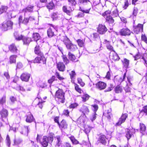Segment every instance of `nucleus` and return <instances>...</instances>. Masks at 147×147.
<instances>
[{
    "instance_id": "obj_10",
    "label": "nucleus",
    "mask_w": 147,
    "mask_h": 147,
    "mask_svg": "<svg viewBox=\"0 0 147 147\" xmlns=\"http://www.w3.org/2000/svg\"><path fill=\"white\" fill-rule=\"evenodd\" d=\"M30 77V74L27 73H23L20 76L21 79L22 81L28 82Z\"/></svg>"
},
{
    "instance_id": "obj_38",
    "label": "nucleus",
    "mask_w": 147,
    "mask_h": 147,
    "mask_svg": "<svg viewBox=\"0 0 147 147\" xmlns=\"http://www.w3.org/2000/svg\"><path fill=\"white\" fill-rule=\"evenodd\" d=\"M76 42L78 46L81 47H83L84 44V40H83L79 39L76 40Z\"/></svg>"
},
{
    "instance_id": "obj_47",
    "label": "nucleus",
    "mask_w": 147,
    "mask_h": 147,
    "mask_svg": "<svg viewBox=\"0 0 147 147\" xmlns=\"http://www.w3.org/2000/svg\"><path fill=\"white\" fill-rule=\"evenodd\" d=\"M89 97V96L87 94H84L82 96V100L84 102H85L86 100H88V99Z\"/></svg>"
},
{
    "instance_id": "obj_8",
    "label": "nucleus",
    "mask_w": 147,
    "mask_h": 147,
    "mask_svg": "<svg viewBox=\"0 0 147 147\" xmlns=\"http://www.w3.org/2000/svg\"><path fill=\"white\" fill-rule=\"evenodd\" d=\"M86 118L85 115L81 116L77 119V123L83 126L86 123Z\"/></svg>"
},
{
    "instance_id": "obj_45",
    "label": "nucleus",
    "mask_w": 147,
    "mask_h": 147,
    "mask_svg": "<svg viewBox=\"0 0 147 147\" xmlns=\"http://www.w3.org/2000/svg\"><path fill=\"white\" fill-rule=\"evenodd\" d=\"M111 57L112 59L115 61H118L120 59V58L118 55L116 53H114L111 56Z\"/></svg>"
},
{
    "instance_id": "obj_27",
    "label": "nucleus",
    "mask_w": 147,
    "mask_h": 147,
    "mask_svg": "<svg viewBox=\"0 0 147 147\" xmlns=\"http://www.w3.org/2000/svg\"><path fill=\"white\" fill-rule=\"evenodd\" d=\"M105 16V18H106V21L109 22V23L112 24L114 23V20L111 16L110 15Z\"/></svg>"
},
{
    "instance_id": "obj_54",
    "label": "nucleus",
    "mask_w": 147,
    "mask_h": 147,
    "mask_svg": "<svg viewBox=\"0 0 147 147\" xmlns=\"http://www.w3.org/2000/svg\"><path fill=\"white\" fill-rule=\"evenodd\" d=\"M62 58L63 62L65 63V64H67L69 63V61L67 59L66 56L63 55L62 57Z\"/></svg>"
},
{
    "instance_id": "obj_37",
    "label": "nucleus",
    "mask_w": 147,
    "mask_h": 147,
    "mask_svg": "<svg viewBox=\"0 0 147 147\" xmlns=\"http://www.w3.org/2000/svg\"><path fill=\"white\" fill-rule=\"evenodd\" d=\"M17 56L13 55L11 56L9 58V62L10 63H14L16 62V59Z\"/></svg>"
},
{
    "instance_id": "obj_11",
    "label": "nucleus",
    "mask_w": 147,
    "mask_h": 147,
    "mask_svg": "<svg viewBox=\"0 0 147 147\" xmlns=\"http://www.w3.org/2000/svg\"><path fill=\"white\" fill-rule=\"evenodd\" d=\"M55 30V27L53 25H52L47 31V34L49 37H52L54 35V31Z\"/></svg>"
},
{
    "instance_id": "obj_7",
    "label": "nucleus",
    "mask_w": 147,
    "mask_h": 147,
    "mask_svg": "<svg viewBox=\"0 0 147 147\" xmlns=\"http://www.w3.org/2000/svg\"><path fill=\"white\" fill-rule=\"evenodd\" d=\"M79 2L81 4H86L87 3L89 4V9L83 11V13H88L92 6V4L90 1L89 0H79Z\"/></svg>"
},
{
    "instance_id": "obj_51",
    "label": "nucleus",
    "mask_w": 147,
    "mask_h": 147,
    "mask_svg": "<svg viewBox=\"0 0 147 147\" xmlns=\"http://www.w3.org/2000/svg\"><path fill=\"white\" fill-rule=\"evenodd\" d=\"M70 78L71 80L74 79L76 76V74L74 71H72L70 73Z\"/></svg>"
},
{
    "instance_id": "obj_9",
    "label": "nucleus",
    "mask_w": 147,
    "mask_h": 147,
    "mask_svg": "<svg viewBox=\"0 0 147 147\" xmlns=\"http://www.w3.org/2000/svg\"><path fill=\"white\" fill-rule=\"evenodd\" d=\"M96 88L100 90L104 89L106 87V84L101 81H100L96 84Z\"/></svg>"
},
{
    "instance_id": "obj_18",
    "label": "nucleus",
    "mask_w": 147,
    "mask_h": 147,
    "mask_svg": "<svg viewBox=\"0 0 147 147\" xmlns=\"http://www.w3.org/2000/svg\"><path fill=\"white\" fill-rule=\"evenodd\" d=\"M9 48L10 51L13 53H16L19 51L16 47L14 44H12L10 45Z\"/></svg>"
},
{
    "instance_id": "obj_55",
    "label": "nucleus",
    "mask_w": 147,
    "mask_h": 147,
    "mask_svg": "<svg viewBox=\"0 0 147 147\" xmlns=\"http://www.w3.org/2000/svg\"><path fill=\"white\" fill-rule=\"evenodd\" d=\"M70 138L73 144H76L78 143V142L75 138L74 137H71Z\"/></svg>"
},
{
    "instance_id": "obj_60",
    "label": "nucleus",
    "mask_w": 147,
    "mask_h": 147,
    "mask_svg": "<svg viewBox=\"0 0 147 147\" xmlns=\"http://www.w3.org/2000/svg\"><path fill=\"white\" fill-rule=\"evenodd\" d=\"M142 40L147 44V38L145 35H142L141 36Z\"/></svg>"
},
{
    "instance_id": "obj_17",
    "label": "nucleus",
    "mask_w": 147,
    "mask_h": 147,
    "mask_svg": "<svg viewBox=\"0 0 147 147\" xmlns=\"http://www.w3.org/2000/svg\"><path fill=\"white\" fill-rule=\"evenodd\" d=\"M57 67L59 71H63L65 70V66L63 63L59 62L57 63Z\"/></svg>"
},
{
    "instance_id": "obj_6",
    "label": "nucleus",
    "mask_w": 147,
    "mask_h": 147,
    "mask_svg": "<svg viewBox=\"0 0 147 147\" xmlns=\"http://www.w3.org/2000/svg\"><path fill=\"white\" fill-rule=\"evenodd\" d=\"M107 29L105 25L99 24L98 28L97 31L100 34H104L107 31Z\"/></svg>"
},
{
    "instance_id": "obj_33",
    "label": "nucleus",
    "mask_w": 147,
    "mask_h": 147,
    "mask_svg": "<svg viewBox=\"0 0 147 147\" xmlns=\"http://www.w3.org/2000/svg\"><path fill=\"white\" fill-rule=\"evenodd\" d=\"M68 58L69 59L72 61H75L76 58L75 56L70 52L68 54Z\"/></svg>"
},
{
    "instance_id": "obj_21",
    "label": "nucleus",
    "mask_w": 147,
    "mask_h": 147,
    "mask_svg": "<svg viewBox=\"0 0 147 147\" xmlns=\"http://www.w3.org/2000/svg\"><path fill=\"white\" fill-rule=\"evenodd\" d=\"M34 7L33 6H30L27 7L26 8L23 9L22 10V12L24 13L25 14V13L28 12H32L33 10V8Z\"/></svg>"
},
{
    "instance_id": "obj_4",
    "label": "nucleus",
    "mask_w": 147,
    "mask_h": 147,
    "mask_svg": "<svg viewBox=\"0 0 147 147\" xmlns=\"http://www.w3.org/2000/svg\"><path fill=\"white\" fill-rule=\"evenodd\" d=\"M13 24V22L11 21L4 22L2 24L1 28L3 30L6 31L8 29L11 28Z\"/></svg>"
},
{
    "instance_id": "obj_63",
    "label": "nucleus",
    "mask_w": 147,
    "mask_h": 147,
    "mask_svg": "<svg viewBox=\"0 0 147 147\" xmlns=\"http://www.w3.org/2000/svg\"><path fill=\"white\" fill-rule=\"evenodd\" d=\"M78 106V104L76 103H74L71 104L69 106L70 108H74Z\"/></svg>"
},
{
    "instance_id": "obj_20",
    "label": "nucleus",
    "mask_w": 147,
    "mask_h": 147,
    "mask_svg": "<svg viewBox=\"0 0 147 147\" xmlns=\"http://www.w3.org/2000/svg\"><path fill=\"white\" fill-rule=\"evenodd\" d=\"M107 139L104 135H102L100 136L98 138V141L104 145H105L107 142Z\"/></svg>"
},
{
    "instance_id": "obj_15",
    "label": "nucleus",
    "mask_w": 147,
    "mask_h": 147,
    "mask_svg": "<svg viewBox=\"0 0 147 147\" xmlns=\"http://www.w3.org/2000/svg\"><path fill=\"white\" fill-rule=\"evenodd\" d=\"M120 34L122 36L129 35L130 32L129 30L127 28L123 29L120 31Z\"/></svg>"
},
{
    "instance_id": "obj_52",
    "label": "nucleus",
    "mask_w": 147,
    "mask_h": 147,
    "mask_svg": "<svg viewBox=\"0 0 147 147\" xmlns=\"http://www.w3.org/2000/svg\"><path fill=\"white\" fill-rule=\"evenodd\" d=\"M56 80L55 76H52V77L48 80V82L51 84L55 80Z\"/></svg>"
},
{
    "instance_id": "obj_34",
    "label": "nucleus",
    "mask_w": 147,
    "mask_h": 147,
    "mask_svg": "<svg viewBox=\"0 0 147 147\" xmlns=\"http://www.w3.org/2000/svg\"><path fill=\"white\" fill-rule=\"evenodd\" d=\"M34 52L37 55H43L40 50L39 47V45H37L35 47L34 49Z\"/></svg>"
},
{
    "instance_id": "obj_48",
    "label": "nucleus",
    "mask_w": 147,
    "mask_h": 147,
    "mask_svg": "<svg viewBox=\"0 0 147 147\" xmlns=\"http://www.w3.org/2000/svg\"><path fill=\"white\" fill-rule=\"evenodd\" d=\"M91 106L92 107V109L94 111V113H96L98 108V105L96 104H94L92 105Z\"/></svg>"
},
{
    "instance_id": "obj_49",
    "label": "nucleus",
    "mask_w": 147,
    "mask_h": 147,
    "mask_svg": "<svg viewBox=\"0 0 147 147\" xmlns=\"http://www.w3.org/2000/svg\"><path fill=\"white\" fill-rule=\"evenodd\" d=\"M6 101V96L3 95L0 100V104L3 105L5 102Z\"/></svg>"
},
{
    "instance_id": "obj_28",
    "label": "nucleus",
    "mask_w": 147,
    "mask_h": 147,
    "mask_svg": "<svg viewBox=\"0 0 147 147\" xmlns=\"http://www.w3.org/2000/svg\"><path fill=\"white\" fill-rule=\"evenodd\" d=\"M126 137L127 140L129 139L132 136V132L131 131L130 129H127L126 130Z\"/></svg>"
},
{
    "instance_id": "obj_58",
    "label": "nucleus",
    "mask_w": 147,
    "mask_h": 147,
    "mask_svg": "<svg viewBox=\"0 0 147 147\" xmlns=\"http://www.w3.org/2000/svg\"><path fill=\"white\" fill-rule=\"evenodd\" d=\"M142 59H143L145 62V63L147 64V54H144L142 57Z\"/></svg>"
},
{
    "instance_id": "obj_1",
    "label": "nucleus",
    "mask_w": 147,
    "mask_h": 147,
    "mask_svg": "<svg viewBox=\"0 0 147 147\" xmlns=\"http://www.w3.org/2000/svg\"><path fill=\"white\" fill-rule=\"evenodd\" d=\"M61 39L64 42L68 50L74 51L76 49V45L73 44L66 36H63L61 38Z\"/></svg>"
},
{
    "instance_id": "obj_56",
    "label": "nucleus",
    "mask_w": 147,
    "mask_h": 147,
    "mask_svg": "<svg viewBox=\"0 0 147 147\" xmlns=\"http://www.w3.org/2000/svg\"><path fill=\"white\" fill-rule=\"evenodd\" d=\"M75 90L79 93H81L82 90L81 89L79 88V86L77 84H75Z\"/></svg>"
},
{
    "instance_id": "obj_26",
    "label": "nucleus",
    "mask_w": 147,
    "mask_h": 147,
    "mask_svg": "<svg viewBox=\"0 0 147 147\" xmlns=\"http://www.w3.org/2000/svg\"><path fill=\"white\" fill-rule=\"evenodd\" d=\"M112 15L114 17H117L118 16V11L116 7H113L112 9Z\"/></svg>"
},
{
    "instance_id": "obj_43",
    "label": "nucleus",
    "mask_w": 147,
    "mask_h": 147,
    "mask_svg": "<svg viewBox=\"0 0 147 147\" xmlns=\"http://www.w3.org/2000/svg\"><path fill=\"white\" fill-rule=\"evenodd\" d=\"M122 89L119 85L116 86L115 89V92L117 93H119L122 92Z\"/></svg>"
},
{
    "instance_id": "obj_40",
    "label": "nucleus",
    "mask_w": 147,
    "mask_h": 147,
    "mask_svg": "<svg viewBox=\"0 0 147 147\" xmlns=\"http://www.w3.org/2000/svg\"><path fill=\"white\" fill-rule=\"evenodd\" d=\"M105 43L106 44L107 49L113 51V48L111 45L109 44V42L106 40H105Z\"/></svg>"
},
{
    "instance_id": "obj_5",
    "label": "nucleus",
    "mask_w": 147,
    "mask_h": 147,
    "mask_svg": "<svg viewBox=\"0 0 147 147\" xmlns=\"http://www.w3.org/2000/svg\"><path fill=\"white\" fill-rule=\"evenodd\" d=\"M46 61V59L43 55H39L38 57L36 58L33 61L34 63H40L42 64H45Z\"/></svg>"
},
{
    "instance_id": "obj_29",
    "label": "nucleus",
    "mask_w": 147,
    "mask_h": 147,
    "mask_svg": "<svg viewBox=\"0 0 147 147\" xmlns=\"http://www.w3.org/2000/svg\"><path fill=\"white\" fill-rule=\"evenodd\" d=\"M14 36L16 39L17 40H23V38L24 37L22 35H19L17 32H15L14 33Z\"/></svg>"
},
{
    "instance_id": "obj_12",
    "label": "nucleus",
    "mask_w": 147,
    "mask_h": 147,
    "mask_svg": "<svg viewBox=\"0 0 147 147\" xmlns=\"http://www.w3.org/2000/svg\"><path fill=\"white\" fill-rule=\"evenodd\" d=\"M134 30L136 34H138V33L142 30L143 27V25L139 24L136 26H134Z\"/></svg>"
},
{
    "instance_id": "obj_59",
    "label": "nucleus",
    "mask_w": 147,
    "mask_h": 147,
    "mask_svg": "<svg viewBox=\"0 0 147 147\" xmlns=\"http://www.w3.org/2000/svg\"><path fill=\"white\" fill-rule=\"evenodd\" d=\"M6 141L7 142V146H9L10 145L11 142L9 139V136L8 135L7 136L6 138Z\"/></svg>"
},
{
    "instance_id": "obj_22",
    "label": "nucleus",
    "mask_w": 147,
    "mask_h": 147,
    "mask_svg": "<svg viewBox=\"0 0 147 147\" xmlns=\"http://www.w3.org/2000/svg\"><path fill=\"white\" fill-rule=\"evenodd\" d=\"M140 133L142 134H144L146 130V126L144 124L142 123H140Z\"/></svg>"
},
{
    "instance_id": "obj_36",
    "label": "nucleus",
    "mask_w": 147,
    "mask_h": 147,
    "mask_svg": "<svg viewBox=\"0 0 147 147\" xmlns=\"http://www.w3.org/2000/svg\"><path fill=\"white\" fill-rule=\"evenodd\" d=\"M1 115L2 117H7L8 115V112L7 110L5 109H3L1 113Z\"/></svg>"
},
{
    "instance_id": "obj_46",
    "label": "nucleus",
    "mask_w": 147,
    "mask_h": 147,
    "mask_svg": "<svg viewBox=\"0 0 147 147\" xmlns=\"http://www.w3.org/2000/svg\"><path fill=\"white\" fill-rule=\"evenodd\" d=\"M93 38L94 40H100V37L99 34L97 33H94L93 34Z\"/></svg>"
},
{
    "instance_id": "obj_32",
    "label": "nucleus",
    "mask_w": 147,
    "mask_h": 147,
    "mask_svg": "<svg viewBox=\"0 0 147 147\" xmlns=\"http://www.w3.org/2000/svg\"><path fill=\"white\" fill-rule=\"evenodd\" d=\"M123 65L124 67L125 68L128 67L129 64V61L127 59L125 58L123 60H122Z\"/></svg>"
},
{
    "instance_id": "obj_13",
    "label": "nucleus",
    "mask_w": 147,
    "mask_h": 147,
    "mask_svg": "<svg viewBox=\"0 0 147 147\" xmlns=\"http://www.w3.org/2000/svg\"><path fill=\"white\" fill-rule=\"evenodd\" d=\"M127 117V114L126 113L123 114L121 117L119 118L117 123L118 125H120L122 123L124 122Z\"/></svg>"
},
{
    "instance_id": "obj_3",
    "label": "nucleus",
    "mask_w": 147,
    "mask_h": 147,
    "mask_svg": "<svg viewBox=\"0 0 147 147\" xmlns=\"http://www.w3.org/2000/svg\"><path fill=\"white\" fill-rule=\"evenodd\" d=\"M55 97L56 100L59 102L63 103L64 102V93L62 90L59 89L56 92Z\"/></svg>"
},
{
    "instance_id": "obj_16",
    "label": "nucleus",
    "mask_w": 147,
    "mask_h": 147,
    "mask_svg": "<svg viewBox=\"0 0 147 147\" xmlns=\"http://www.w3.org/2000/svg\"><path fill=\"white\" fill-rule=\"evenodd\" d=\"M54 138L56 142V144L57 146H60L62 142L61 136L59 135H57L54 137Z\"/></svg>"
},
{
    "instance_id": "obj_42",
    "label": "nucleus",
    "mask_w": 147,
    "mask_h": 147,
    "mask_svg": "<svg viewBox=\"0 0 147 147\" xmlns=\"http://www.w3.org/2000/svg\"><path fill=\"white\" fill-rule=\"evenodd\" d=\"M63 11L66 13L67 15L70 16L71 15V11H70L67 9V8L66 6H64L63 7Z\"/></svg>"
},
{
    "instance_id": "obj_24",
    "label": "nucleus",
    "mask_w": 147,
    "mask_h": 147,
    "mask_svg": "<svg viewBox=\"0 0 147 147\" xmlns=\"http://www.w3.org/2000/svg\"><path fill=\"white\" fill-rule=\"evenodd\" d=\"M80 111L83 113L84 115H85V113L87 114L89 112V110L88 107L85 106H83Z\"/></svg>"
},
{
    "instance_id": "obj_31",
    "label": "nucleus",
    "mask_w": 147,
    "mask_h": 147,
    "mask_svg": "<svg viewBox=\"0 0 147 147\" xmlns=\"http://www.w3.org/2000/svg\"><path fill=\"white\" fill-rule=\"evenodd\" d=\"M34 120L32 115L30 114L27 115L26 121L27 122L30 123L34 121Z\"/></svg>"
},
{
    "instance_id": "obj_50",
    "label": "nucleus",
    "mask_w": 147,
    "mask_h": 147,
    "mask_svg": "<svg viewBox=\"0 0 147 147\" xmlns=\"http://www.w3.org/2000/svg\"><path fill=\"white\" fill-rule=\"evenodd\" d=\"M53 20H56L58 18V16L57 13H52L51 16Z\"/></svg>"
},
{
    "instance_id": "obj_30",
    "label": "nucleus",
    "mask_w": 147,
    "mask_h": 147,
    "mask_svg": "<svg viewBox=\"0 0 147 147\" xmlns=\"http://www.w3.org/2000/svg\"><path fill=\"white\" fill-rule=\"evenodd\" d=\"M28 131V127L27 126H24L22 128V131H21V133L24 135H27Z\"/></svg>"
},
{
    "instance_id": "obj_35",
    "label": "nucleus",
    "mask_w": 147,
    "mask_h": 147,
    "mask_svg": "<svg viewBox=\"0 0 147 147\" xmlns=\"http://www.w3.org/2000/svg\"><path fill=\"white\" fill-rule=\"evenodd\" d=\"M59 125L60 127L64 128H67V125L65 121L63 119L61 122L60 124H59Z\"/></svg>"
},
{
    "instance_id": "obj_19",
    "label": "nucleus",
    "mask_w": 147,
    "mask_h": 147,
    "mask_svg": "<svg viewBox=\"0 0 147 147\" xmlns=\"http://www.w3.org/2000/svg\"><path fill=\"white\" fill-rule=\"evenodd\" d=\"M28 18H25L23 20L22 17V16H20L19 18V24L22 23L26 25L28 23Z\"/></svg>"
},
{
    "instance_id": "obj_41",
    "label": "nucleus",
    "mask_w": 147,
    "mask_h": 147,
    "mask_svg": "<svg viewBox=\"0 0 147 147\" xmlns=\"http://www.w3.org/2000/svg\"><path fill=\"white\" fill-rule=\"evenodd\" d=\"M8 7L6 6H2L0 8V12L1 14L6 11Z\"/></svg>"
},
{
    "instance_id": "obj_25",
    "label": "nucleus",
    "mask_w": 147,
    "mask_h": 147,
    "mask_svg": "<svg viewBox=\"0 0 147 147\" xmlns=\"http://www.w3.org/2000/svg\"><path fill=\"white\" fill-rule=\"evenodd\" d=\"M22 40L24 44L28 45L30 42L32 41V39L30 38H28L24 36Z\"/></svg>"
},
{
    "instance_id": "obj_44",
    "label": "nucleus",
    "mask_w": 147,
    "mask_h": 147,
    "mask_svg": "<svg viewBox=\"0 0 147 147\" xmlns=\"http://www.w3.org/2000/svg\"><path fill=\"white\" fill-rule=\"evenodd\" d=\"M47 8L49 9H52L54 7V5L52 2H50L47 5Z\"/></svg>"
},
{
    "instance_id": "obj_64",
    "label": "nucleus",
    "mask_w": 147,
    "mask_h": 147,
    "mask_svg": "<svg viewBox=\"0 0 147 147\" xmlns=\"http://www.w3.org/2000/svg\"><path fill=\"white\" fill-rule=\"evenodd\" d=\"M142 111L144 112L147 115V105L144 106L143 107V109Z\"/></svg>"
},
{
    "instance_id": "obj_57",
    "label": "nucleus",
    "mask_w": 147,
    "mask_h": 147,
    "mask_svg": "<svg viewBox=\"0 0 147 147\" xmlns=\"http://www.w3.org/2000/svg\"><path fill=\"white\" fill-rule=\"evenodd\" d=\"M78 83L80 84L83 87L85 85L84 83L82 81L81 79L78 78Z\"/></svg>"
},
{
    "instance_id": "obj_39",
    "label": "nucleus",
    "mask_w": 147,
    "mask_h": 147,
    "mask_svg": "<svg viewBox=\"0 0 147 147\" xmlns=\"http://www.w3.org/2000/svg\"><path fill=\"white\" fill-rule=\"evenodd\" d=\"M103 114L105 116L107 117L109 119H110L112 116L111 113L110 111L109 110H108L107 112H106L105 113H104Z\"/></svg>"
},
{
    "instance_id": "obj_53",
    "label": "nucleus",
    "mask_w": 147,
    "mask_h": 147,
    "mask_svg": "<svg viewBox=\"0 0 147 147\" xmlns=\"http://www.w3.org/2000/svg\"><path fill=\"white\" fill-rule=\"evenodd\" d=\"M55 75L60 80H62L64 79V78L61 77L59 73L56 72L55 73Z\"/></svg>"
},
{
    "instance_id": "obj_23",
    "label": "nucleus",
    "mask_w": 147,
    "mask_h": 147,
    "mask_svg": "<svg viewBox=\"0 0 147 147\" xmlns=\"http://www.w3.org/2000/svg\"><path fill=\"white\" fill-rule=\"evenodd\" d=\"M32 38L33 39L36 41L37 43H38V40H39L40 36L39 34L38 33H33Z\"/></svg>"
},
{
    "instance_id": "obj_2",
    "label": "nucleus",
    "mask_w": 147,
    "mask_h": 147,
    "mask_svg": "<svg viewBox=\"0 0 147 147\" xmlns=\"http://www.w3.org/2000/svg\"><path fill=\"white\" fill-rule=\"evenodd\" d=\"M53 134L51 133L48 137L45 136L43 137L40 143L43 147H46L47 146L49 143H52L53 140Z\"/></svg>"
},
{
    "instance_id": "obj_61",
    "label": "nucleus",
    "mask_w": 147,
    "mask_h": 147,
    "mask_svg": "<svg viewBox=\"0 0 147 147\" xmlns=\"http://www.w3.org/2000/svg\"><path fill=\"white\" fill-rule=\"evenodd\" d=\"M113 85L112 84H111L110 85V86L108 87L107 89L105 90V92H109L113 90Z\"/></svg>"
},
{
    "instance_id": "obj_14",
    "label": "nucleus",
    "mask_w": 147,
    "mask_h": 147,
    "mask_svg": "<svg viewBox=\"0 0 147 147\" xmlns=\"http://www.w3.org/2000/svg\"><path fill=\"white\" fill-rule=\"evenodd\" d=\"M127 117V114L126 113L123 114L121 117L119 118L117 123L118 125H120L122 123L124 122Z\"/></svg>"
},
{
    "instance_id": "obj_62",
    "label": "nucleus",
    "mask_w": 147,
    "mask_h": 147,
    "mask_svg": "<svg viewBox=\"0 0 147 147\" xmlns=\"http://www.w3.org/2000/svg\"><path fill=\"white\" fill-rule=\"evenodd\" d=\"M96 113H94V114L92 115V116L90 117V120L93 121L96 118Z\"/></svg>"
}]
</instances>
